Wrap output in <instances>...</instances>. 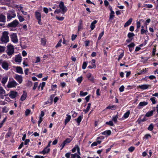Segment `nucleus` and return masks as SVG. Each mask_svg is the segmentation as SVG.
<instances>
[{
    "mask_svg": "<svg viewBox=\"0 0 158 158\" xmlns=\"http://www.w3.org/2000/svg\"><path fill=\"white\" fill-rule=\"evenodd\" d=\"M9 33L7 31H4L2 33L1 40L2 43H6L9 41Z\"/></svg>",
    "mask_w": 158,
    "mask_h": 158,
    "instance_id": "obj_1",
    "label": "nucleus"
},
{
    "mask_svg": "<svg viewBox=\"0 0 158 158\" xmlns=\"http://www.w3.org/2000/svg\"><path fill=\"white\" fill-rule=\"evenodd\" d=\"M1 65L2 68L5 70H7L9 69V63L6 61L2 59L0 60V65Z\"/></svg>",
    "mask_w": 158,
    "mask_h": 158,
    "instance_id": "obj_2",
    "label": "nucleus"
},
{
    "mask_svg": "<svg viewBox=\"0 0 158 158\" xmlns=\"http://www.w3.org/2000/svg\"><path fill=\"white\" fill-rule=\"evenodd\" d=\"M7 53L8 55H11L14 52L13 46L11 44H9L7 46Z\"/></svg>",
    "mask_w": 158,
    "mask_h": 158,
    "instance_id": "obj_3",
    "label": "nucleus"
},
{
    "mask_svg": "<svg viewBox=\"0 0 158 158\" xmlns=\"http://www.w3.org/2000/svg\"><path fill=\"white\" fill-rule=\"evenodd\" d=\"M71 156V158H81L80 156L79 155H78L77 153H75L74 154H71L70 152L67 153L66 154L65 156L67 158H70V156Z\"/></svg>",
    "mask_w": 158,
    "mask_h": 158,
    "instance_id": "obj_4",
    "label": "nucleus"
},
{
    "mask_svg": "<svg viewBox=\"0 0 158 158\" xmlns=\"http://www.w3.org/2000/svg\"><path fill=\"white\" fill-rule=\"evenodd\" d=\"M11 41L14 43H17L19 41L16 33H12L10 35Z\"/></svg>",
    "mask_w": 158,
    "mask_h": 158,
    "instance_id": "obj_5",
    "label": "nucleus"
},
{
    "mask_svg": "<svg viewBox=\"0 0 158 158\" xmlns=\"http://www.w3.org/2000/svg\"><path fill=\"white\" fill-rule=\"evenodd\" d=\"M41 14L38 11H35V16L36 19L38 21V22L39 24L41 25L42 24L41 21Z\"/></svg>",
    "mask_w": 158,
    "mask_h": 158,
    "instance_id": "obj_6",
    "label": "nucleus"
},
{
    "mask_svg": "<svg viewBox=\"0 0 158 158\" xmlns=\"http://www.w3.org/2000/svg\"><path fill=\"white\" fill-rule=\"evenodd\" d=\"M59 7L61 10L62 14H64L67 11V8L64 6L63 2H60L59 5Z\"/></svg>",
    "mask_w": 158,
    "mask_h": 158,
    "instance_id": "obj_7",
    "label": "nucleus"
},
{
    "mask_svg": "<svg viewBox=\"0 0 158 158\" xmlns=\"http://www.w3.org/2000/svg\"><path fill=\"white\" fill-rule=\"evenodd\" d=\"M19 23V21L16 19L9 23L8 26L9 27H16Z\"/></svg>",
    "mask_w": 158,
    "mask_h": 158,
    "instance_id": "obj_8",
    "label": "nucleus"
},
{
    "mask_svg": "<svg viewBox=\"0 0 158 158\" xmlns=\"http://www.w3.org/2000/svg\"><path fill=\"white\" fill-rule=\"evenodd\" d=\"M16 16V14L15 11H9L7 16V19H11L12 18H15Z\"/></svg>",
    "mask_w": 158,
    "mask_h": 158,
    "instance_id": "obj_9",
    "label": "nucleus"
},
{
    "mask_svg": "<svg viewBox=\"0 0 158 158\" xmlns=\"http://www.w3.org/2000/svg\"><path fill=\"white\" fill-rule=\"evenodd\" d=\"M17 83L15 81L9 82L7 85L8 88L14 87L17 86Z\"/></svg>",
    "mask_w": 158,
    "mask_h": 158,
    "instance_id": "obj_10",
    "label": "nucleus"
},
{
    "mask_svg": "<svg viewBox=\"0 0 158 158\" xmlns=\"http://www.w3.org/2000/svg\"><path fill=\"white\" fill-rule=\"evenodd\" d=\"M15 78L19 83H21L23 81V77L22 76L16 75Z\"/></svg>",
    "mask_w": 158,
    "mask_h": 158,
    "instance_id": "obj_11",
    "label": "nucleus"
},
{
    "mask_svg": "<svg viewBox=\"0 0 158 158\" xmlns=\"http://www.w3.org/2000/svg\"><path fill=\"white\" fill-rule=\"evenodd\" d=\"M18 93L16 91H10L9 97L12 98H14L17 95Z\"/></svg>",
    "mask_w": 158,
    "mask_h": 158,
    "instance_id": "obj_12",
    "label": "nucleus"
},
{
    "mask_svg": "<svg viewBox=\"0 0 158 158\" xmlns=\"http://www.w3.org/2000/svg\"><path fill=\"white\" fill-rule=\"evenodd\" d=\"M77 151V152L78 154V155H80V148L77 145H76L75 147L72 149V151L73 152H75L76 151Z\"/></svg>",
    "mask_w": 158,
    "mask_h": 158,
    "instance_id": "obj_13",
    "label": "nucleus"
},
{
    "mask_svg": "<svg viewBox=\"0 0 158 158\" xmlns=\"http://www.w3.org/2000/svg\"><path fill=\"white\" fill-rule=\"evenodd\" d=\"M87 77L90 81L94 82V78L91 73H88L87 74Z\"/></svg>",
    "mask_w": 158,
    "mask_h": 158,
    "instance_id": "obj_14",
    "label": "nucleus"
},
{
    "mask_svg": "<svg viewBox=\"0 0 158 158\" xmlns=\"http://www.w3.org/2000/svg\"><path fill=\"white\" fill-rule=\"evenodd\" d=\"M148 102H142L139 103V108H140L141 107L145 106L147 105Z\"/></svg>",
    "mask_w": 158,
    "mask_h": 158,
    "instance_id": "obj_15",
    "label": "nucleus"
},
{
    "mask_svg": "<svg viewBox=\"0 0 158 158\" xmlns=\"http://www.w3.org/2000/svg\"><path fill=\"white\" fill-rule=\"evenodd\" d=\"M150 85H148L144 84L139 86V88L142 89H146L148 88Z\"/></svg>",
    "mask_w": 158,
    "mask_h": 158,
    "instance_id": "obj_16",
    "label": "nucleus"
},
{
    "mask_svg": "<svg viewBox=\"0 0 158 158\" xmlns=\"http://www.w3.org/2000/svg\"><path fill=\"white\" fill-rule=\"evenodd\" d=\"M22 60V57L21 56L18 55L16 56L15 61L16 62H21Z\"/></svg>",
    "mask_w": 158,
    "mask_h": 158,
    "instance_id": "obj_17",
    "label": "nucleus"
},
{
    "mask_svg": "<svg viewBox=\"0 0 158 158\" xmlns=\"http://www.w3.org/2000/svg\"><path fill=\"white\" fill-rule=\"evenodd\" d=\"M16 72L18 73L23 74V73L22 68L19 66H18L16 68Z\"/></svg>",
    "mask_w": 158,
    "mask_h": 158,
    "instance_id": "obj_18",
    "label": "nucleus"
},
{
    "mask_svg": "<svg viewBox=\"0 0 158 158\" xmlns=\"http://www.w3.org/2000/svg\"><path fill=\"white\" fill-rule=\"evenodd\" d=\"M97 21L96 20L94 21L91 23L90 28L92 30H93L95 27V24L97 23Z\"/></svg>",
    "mask_w": 158,
    "mask_h": 158,
    "instance_id": "obj_19",
    "label": "nucleus"
},
{
    "mask_svg": "<svg viewBox=\"0 0 158 158\" xmlns=\"http://www.w3.org/2000/svg\"><path fill=\"white\" fill-rule=\"evenodd\" d=\"M67 117H66V119L64 121L65 124L66 125L71 119V116L70 115L68 114L67 115Z\"/></svg>",
    "mask_w": 158,
    "mask_h": 158,
    "instance_id": "obj_20",
    "label": "nucleus"
},
{
    "mask_svg": "<svg viewBox=\"0 0 158 158\" xmlns=\"http://www.w3.org/2000/svg\"><path fill=\"white\" fill-rule=\"evenodd\" d=\"M132 21V18H130L125 23L124 25V27H126L128 26L130 24H131Z\"/></svg>",
    "mask_w": 158,
    "mask_h": 158,
    "instance_id": "obj_21",
    "label": "nucleus"
},
{
    "mask_svg": "<svg viewBox=\"0 0 158 158\" xmlns=\"http://www.w3.org/2000/svg\"><path fill=\"white\" fill-rule=\"evenodd\" d=\"M27 96V94L24 91L23 94L21 97L20 100L22 101H24L26 98Z\"/></svg>",
    "mask_w": 158,
    "mask_h": 158,
    "instance_id": "obj_22",
    "label": "nucleus"
},
{
    "mask_svg": "<svg viewBox=\"0 0 158 158\" xmlns=\"http://www.w3.org/2000/svg\"><path fill=\"white\" fill-rule=\"evenodd\" d=\"M50 150V149L49 148L46 147L42 151V153L44 154H45L48 153Z\"/></svg>",
    "mask_w": 158,
    "mask_h": 158,
    "instance_id": "obj_23",
    "label": "nucleus"
},
{
    "mask_svg": "<svg viewBox=\"0 0 158 158\" xmlns=\"http://www.w3.org/2000/svg\"><path fill=\"white\" fill-rule=\"evenodd\" d=\"M6 93V92L3 88L0 86V96L2 95L5 94Z\"/></svg>",
    "mask_w": 158,
    "mask_h": 158,
    "instance_id": "obj_24",
    "label": "nucleus"
},
{
    "mask_svg": "<svg viewBox=\"0 0 158 158\" xmlns=\"http://www.w3.org/2000/svg\"><path fill=\"white\" fill-rule=\"evenodd\" d=\"M5 20V16L2 15H0V22H4Z\"/></svg>",
    "mask_w": 158,
    "mask_h": 158,
    "instance_id": "obj_25",
    "label": "nucleus"
},
{
    "mask_svg": "<svg viewBox=\"0 0 158 158\" xmlns=\"http://www.w3.org/2000/svg\"><path fill=\"white\" fill-rule=\"evenodd\" d=\"M147 69L145 68V69H143L141 70H139V74H143L146 73L147 71Z\"/></svg>",
    "mask_w": 158,
    "mask_h": 158,
    "instance_id": "obj_26",
    "label": "nucleus"
},
{
    "mask_svg": "<svg viewBox=\"0 0 158 158\" xmlns=\"http://www.w3.org/2000/svg\"><path fill=\"white\" fill-rule=\"evenodd\" d=\"M153 110H151L150 111L148 112L146 114L145 116H146L147 117H149L150 116H152L153 114Z\"/></svg>",
    "mask_w": 158,
    "mask_h": 158,
    "instance_id": "obj_27",
    "label": "nucleus"
},
{
    "mask_svg": "<svg viewBox=\"0 0 158 158\" xmlns=\"http://www.w3.org/2000/svg\"><path fill=\"white\" fill-rule=\"evenodd\" d=\"M111 131L110 130H108L102 132V134L104 135H110L111 134Z\"/></svg>",
    "mask_w": 158,
    "mask_h": 158,
    "instance_id": "obj_28",
    "label": "nucleus"
},
{
    "mask_svg": "<svg viewBox=\"0 0 158 158\" xmlns=\"http://www.w3.org/2000/svg\"><path fill=\"white\" fill-rule=\"evenodd\" d=\"M91 105V104L90 103H88V106H87V107L86 109L85 110H83V111L84 112H85V113H86L89 111V110L90 108Z\"/></svg>",
    "mask_w": 158,
    "mask_h": 158,
    "instance_id": "obj_29",
    "label": "nucleus"
},
{
    "mask_svg": "<svg viewBox=\"0 0 158 158\" xmlns=\"http://www.w3.org/2000/svg\"><path fill=\"white\" fill-rule=\"evenodd\" d=\"M17 16L20 22H22L24 21L25 19L22 16L20 15L18 13Z\"/></svg>",
    "mask_w": 158,
    "mask_h": 158,
    "instance_id": "obj_30",
    "label": "nucleus"
},
{
    "mask_svg": "<svg viewBox=\"0 0 158 158\" xmlns=\"http://www.w3.org/2000/svg\"><path fill=\"white\" fill-rule=\"evenodd\" d=\"M83 118V115L79 116L77 119H76V120L78 123H80L81 121V119Z\"/></svg>",
    "mask_w": 158,
    "mask_h": 158,
    "instance_id": "obj_31",
    "label": "nucleus"
},
{
    "mask_svg": "<svg viewBox=\"0 0 158 158\" xmlns=\"http://www.w3.org/2000/svg\"><path fill=\"white\" fill-rule=\"evenodd\" d=\"M8 79V77H5L3 78L2 80V83L3 84L6 83Z\"/></svg>",
    "mask_w": 158,
    "mask_h": 158,
    "instance_id": "obj_32",
    "label": "nucleus"
},
{
    "mask_svg": "<svg viewBox=\"0 0 158 158\" xmlns=\"http://www.w3.org/2000/svg\"><path fill=\"white\" fill-rule=\"evenodd\" d=\"M45 85V82H42V83H40V85L38 86V88L40 89V87H41V90H43L44 87V86Z\"/></svg>",
    "mask_w": 158,
    "mask_h": 158,
    "instance_id": "obj_33",
    "label": "nucleus"
},
{
    "mask_svg": "<svg viewBox=\"0 0 158 158\" xmlns=\"http://www.w3.org/2000/svg\"><path fill=\"white\" fill-rule=\"evenodd\" d=\"M83 80V77H78L77 79V81L79 84H80Z\"/></svg>",
    "mask_w": 158,
    "mask_h": 158,
    "instance_id": "obj_34",
    "label": "nucleus"
},
{
    "mask_svg": "<svg viewBox=\"0 0 158 158\" xmlns=\"http://www.w3.org/2000/svg\"><path fill=\"white\" fill-rule=\"evenodd\" d=\"M118 118V115L117 114L116 115L114 116L112 118V120L115 123H116L117 122V119Z\"/></svg>",
    "mask_w": 158,
    "mask_h": 158,
    "instance_id": "obj_35",
    "label": "nucleus"
},
{
    "mask_svg": "<svg viewBox=\"0 0 158 158\" xmlns=\"http://www.w3.org/2000/svg\"><path fill=\"white\" fill-rule=\"evenodd\" d=\"M106 124L110 126H114V124L112 121H110L109 122H106Z\"/></svg>",
    "mask_w": 158,
    "mask_h": 158,
    "instance_id": "obj_36",
    "label": "nucleus"
},
{
    "mask_svg": "<svg viewBox=\"0 0 158 158\" xmlns=\"http://www.w3.org/2000/svg\"><path fill=\"white\" fill-rule=\"evenodd\" d=\"M88 94V93L87 92H83L82 91H81L80 93V95L81 96H85Z\"/></svg>",
    "mask_w": 158,
    "mask_h": 158,
    "instance_id": "obj_37",
    "label": "nucleus"
},
{
    "mask_svg": "<svg viewBox=\"0 0 158 158\" xmlns=\"http://www.w3.org/2000/svg\"><path fill=\"white\" fill-rule=\"evenodd\" d=\"M130 111L127 112L124 115V117L125 118H127L128 117L130 114Z\"/></svg>",
    "mask_w": 158,
    "mask_h": 158,
    "instance_id": "obj_38",
    "label": "nucleus"
},
{
    "mask_svg": "<svg viewBox=\"0 0 158 158\" xmlns=\"http://www.w3.org/2000/svg\"><path fill=\"white\" fill-rule=\"evenodd\" d=\"M62 42V39H60L58 42V43L56 44V48H58L60 47L61 46V43Z\"/></svg>",
    "mask_w": 158,
    "mask_h": 158,
    "instance_id": "obj_39",
    "label": "nucleus"
},
{
    "mask_svg": "<svg viewBox=\"0 0 158 158\" xmlns=\"http://www.w3.org/2000/svg\"><path fill=\"white\" fill-rule=\"evenodd\" d=\"M116 108V107L115 106H108L106 107V109H114L115 110Z\"/></svg>",
    "mask_w": 158,
    "mask_h": 158,
    "instance_id": "obj_40",
    "label": "nucleus"
},
{
    "mask_svg": "<svg viewBox=\"0 0 158 158\" xmlns=\"http://www.w3.org/2000/svg\"><path fill=\"white\" fill-rule=\"evenodd\" d=\"M147 32H148V31L147 30H144L143 28H142L141 30V33L142 35H143L144 34H146Z\"/></svg>",
    "mask_w": 158,
    "mask_h": 158,
    "instance_id": "obj_41",
    "label": "nucleus"
},
{
    "mask_svg": "<svg viewBox=\"0 0 158 158\" xmlns=\"http://www.w3.org/2000/svg\"><path fill=\"white\" fill-rule=\"evenodd\" d=\"M95 60L93 59L91 61V65H92L93 67L96 68V65L95 64Z\"/></svg>",
    "mask_w": 158,
    "mask_h": 158,
    "instance_id": "obj_42",
    "label": "nucleus"
},
{
    "mask_svg": "<svg viewBox=\"0 0 158 158\" xmlns=\"http://www.w3.org/2000/svg\"><path fill=\"white\" fill-rule=\"evenodd\" d=\"M150 100L152 102V104H155L156 103V101L155 100V98L152 97L150 98Z\"/></svg>",
    "mask_w": 158,
    "mask_h": 158,
    "instance_id": "obj_43",
    "label": "nucleus"
},
{
    "mask_svg": "<svg viewBox=\"0 0 158 158\" xmlns=\"http://www.w3.org/2000/svg\"><path fill=\"white\" fill-rule=\"evenodd\" d=\"M135 36L134 34L133 33L130 32L128 34L127 36L128 38H130Z\"/></svg>",
    "mask_w": 158,
    "mask_h": 158,
    "instance_id": "obj_44",
    "label": "nucleus"
},
{
    "mask_svg": "<svg viewBox=\"0 0 158 158\" xmlns=\"http://www.w3.org/2000/svg\"><path fill=\"white\" fill-rule=\"evenodd\" d=\"M5 47L0 46V53L3 52L5 51Z\"/></svg>",
    "mask_w": 158,
    "mask_h": 158,
    "instance_id": "obj_45",
    "label": "nucleus"
},
{
    "mask_svg": "<svg viewBox=\"0 0 158 158\" xmlns=\"http://www.w3.org/2000/svg\"><path fill=\"white\" fill-rule=\"evenodd\" d=\"M71 141V140L70 139L67 138L65 140H64L63 142L66 144L67 143H70Z\"/></svg>",
    "mask_w": 158,
    "mask_h": 158,
    "instance_id": "obj_46",
    "label": "nucleus"
},
{
    "mask_svg": "<svg viewBox=\"0 0 158 158\" xmlns=\"http://www.w3.org/2000/svg\"><path fill=\"white\" fill-rule=\"evenodd\" d=\"M87 63L86 62H84L83 63V65H82V69H85L86 68L87 66Z\"/></svg>",
    "mask_w": 158,
    "mask_h": 158,
    "instance_id": "obj_47",
    "label": "nucleus"
},
{
    "mask_svg": "<svg viewBox=\"0 0 158 158\" xmlns=\"http://www.w3.org/2000/svg\"><path fill=\"white\" fill-rule=\"evenodd\" d=\"M135 149V148L133 146H131L128 149V150L131 152H132Z\"/></svg>",
    "mask_w": 158,
    "mask_h": 158,
    "instance_id": "obj_48",
    "label": "nucleus"
},
{
    "mask_svg": "<svg viewBox=\"0 0 158 158\" xmlns=\"http://www.w3.org/2000/svg\"><path fill=\"white\" fill-rule=\"evenodd\" d=\"M8 110L6 107H5L2 108V112H3L7 113L8 112Z\"/></svg>",
    "mask_w": 158,
    "mask_h": 158,
    "instance_id": "obj_49",
    "label": "nucleus"
},
{
    "mask_svg": "<svg viewBox=\"0 0 158 158\" xmlns=\"http://www.w3.org/2000/svg\"><path fill=\"white\" fill-rule=\"evenodd\" d=\"M38 83L37 82H35L34 83V87L33 88V90H35L36 88L38 87Z\"/></svg>",
    "mask_w": 158,
    "mask_h": 158,
    "instance_id": "obj_50",
    "label": "nucleus"
},
{
    "mask_svg": "<svg viewBox=\"0 0 158 158\" xmlns=\"http://www.w3.org/2000/svg\"><path fill=\"white\" fill-rule=\"evenodd\" d=\"M148 130L151 131L153 129V125L151 124H150L149 127H148Z\"/></svg>",
    "mask_w": 158,
    "mask_h": 158,
    "instance_id": "obj_51",
    "label": "nucleus"
},
{
    "mask_svg": "<svg viewBox=\"0 0 158 158\" xmlns=\"http://www.w3.org/2000/svg\"><path fill=\"white\" fill-rule=\"evenodd\" d=\"M104 33V31H103L99 35V37H98V40H100V39H101Z\"/></svg>",
    "mask_w": 158,
    "mask_h": 158,
    "instance_id": "obj_52",
    "label": "nucleus"
},
{
    "mask_svg": "<svg viewBox=\"0 0 158 158\" xmlns=\"http://www.w3.org/2000/svg\"><path fill=\"white\" fill-rule=\"evenodd\" d=\"M56 18L58 20L60 21H62L64 20V18L63 17H59L57 16H56Z\"/></svg>",
    "mask_w": 158,
    "mask_h": 158,
    "instance_id": "obj_53",
    "label": "nucleus"
},
{
    "mask_svg": "<svg viewBox=\"0 0 158 158\" xmlns=\"http://www.w3.org/2000/svg\"><path fill=\"white\" fill-rule=\"evenodd\" d=\"M124 56V53L123 52L122 53H121L119 56V57L118 59V60H120V59L123 57V56Z\"/></svg>",
    "mask_w": 158,
    "mask_h": 158,
    "instance_id": "obj_54",
    "label": "nucleus"
},
{
    "mask_svg": "<svg viewBox=\"0 0 158 158\" xmlns=\"http://www.w3.org/2000/svg\"><path fill=\"white\" fill-rule=\"evenodd\" d=\"M31 111L29 109H27L25 111V115L26 116L28 115L30 113Z\"/></svg>",
    "mask_w": 158,
    "mask_h": 158,
    "instance_id": "obj_55",
    "label": "nucleus"
},
{
    "mask_svg": "<svg viewBox=\"0 0 158 158\" xmlns=\"http://www.w3.org/2000/svg\"><path fill=\"white\" fill-rule=\"evenodd\" d=\"M46 42V40L44 38L41 39V44L43 45H44Z\"/></svg>",
    "mask_w": 158,
    "mask_h": 158,
    "instance_id": "obj_56",
    "label": "nucleus"
},
{
    "mask_svg": "<svg viewBox=\"0 0 158 158\" xmlns=\"http://www.w3.org/2000/svg\"><path fill=\"white\" fill-rule=\"evenodd\" d=\"M42 120H43L42 118L40 117L39 120V121H38V126L39 127H40V124L41 123Z\"/></svg>",
    "mask_w": 158,
    "mask_h": 158,
    "instance_id": "obj_57",
    "label": "nucleus"
},
{
    "mask_svg": "<svg viewBox=\"0 0 158 158\" xmlns=\"http://www.w3.org/2000/svg\"><path fill=\"white\" fill-rule=\"evenodd\" d=\"M124 87L123 85L121 86L119 88V90L120 92H122L124 91Z\"/></svg>",
    "mask_w": 158,
    "mask_h": 158,
    "instance_id": "obj_58",
    "label": "nucleus"
},
{
    "mask_svg": "<svg viewBox=\"0 0 158 158\" xmlns=\"http://www.w3.org/2000/svg\"><path fill=\"white\" fill-rule=\"evenodd\" d=\"M135 45V44L134 43H131L129 45H128L127 46L129 48H132V47H134Z\"/></svg>",
    "mask_w": 158,
    "mask_h": 158,
    "instance_id": "obj_59",
    "label": "nucleus"
},
{
    "mask_svg": "<svg viewBox=\"0 0 158 158\" xmlns=\"http://www.w3.org/2000/svg\"><path fill=\"white\" fill-rule=\"evenodd\" d=\"M145 6L146 7L148 8H150L152 7V5L151 4H146Z\"/></svg>",
    "mask_w": 158,
    "mask_h": 158,
    "instance_id": "obj_60",
    "label": "nucleus"
},
{
    "mask_svg": "<svg viewBox=\"0 0 158 158\" xmlns=\"http://www.w3.org/2000/svg\"><path fill=\"white\" fill-rule=\"evenodd\" d=\"M36 60L35 62V63H37L40 61V60L39 57H36Z\"/></svg>",
    "mask_w": 158,
    "mask_h": 158,
    "instance_id": "obj_61",
    "label": "nucleus"
},
{
    "mask_svg": "<svg viewBox=\"0 0 158 158\" xmlns=\"http://www.w3.org/2000/svg\"><path fill=\"white\" fill-rule=\"evenodd\" d=\"M140 27V22H137V29H139Z\"/></svg>",
    "mask_w": 158,
    "mask_h": 158,
    "instance_id": "obj_62",
    "label": "nucleus"
},
{
    "mask_svg": "<svg viewBox=\"0 0 158 158\" xmlns=\"http://www.w3.org/2000/svg\"><path fill=\"white\" fill-rule=\"evenodd\" d=\"M30 142V140L29 139H27L25 140L24 142V144L25 145H27V144L28 143H29Z\"/></svg>",
    "mask_w": 158,
    "mask_h": 158,
    "instance_id": "obj_63",
    "label": "nucleus"
},
{
    "mask_svg": "<svg viewBox=\"0 0 158 158\" xmlns=\"http://www.w3.org/2000/svg\"><path fill=\"white\" fill-rule=\"evenodd\" d=\"M44 11L46 14L48 13V9L46 7H44L43 9Z\"/></svg>",
    "mask_w": 158,
    "mask_h": 158,
    "instance_id": "obj_64",
    "label": "nucleus"
}]
</instances>
